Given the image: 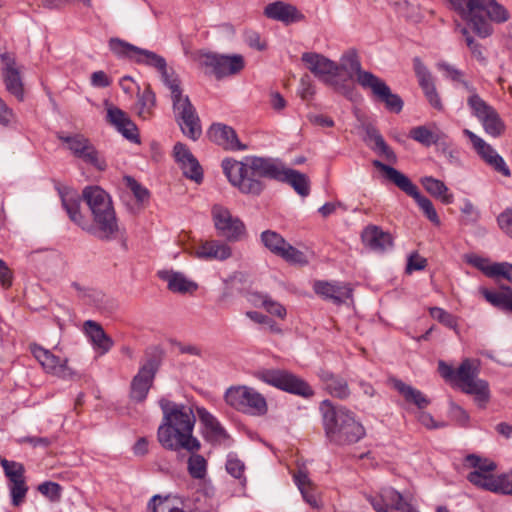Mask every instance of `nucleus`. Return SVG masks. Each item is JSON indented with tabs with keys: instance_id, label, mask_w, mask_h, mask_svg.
<instances>
[{
	"instance_id": "nucleus-1",
	"label": "nucleus",
	"mask_w": 512,
	"mask_h": 512,
	"mask_svg": "<svg viewBox=\"0 0 512 512\" xmlns=\"http://www.w3.org/2000/svg\"><path fill=\"white\" fill-rule=\"evenodd\" d=\"M158 403L163 413L157 430L161 446L170 451H199L201 443L193 436L196 417L192 408L166 398H161Z\"/></svg>"
},
{
	"instance_id": "nucleus-2",
	"label": "nucleus",
	"mask_w": 512,
	"mask_h": 512,
	"mask_svg": "<svg viewBox=\"0 0 512 512\" xmlns=\"http://www.w3.org/2000/svg\"><path fill=\"white\" fill-rule=\"evenodd\" d=\"M223 173L228 181L243 194L259 195L264 188L261 177L279 180L284 167L271 158L248 156L244 161L226 158L222 161Z\"/></svg>"
},
{
	"instance_id": "nucleus-3",
	"label": "nucleus",
	"mask_w": 512,
	"mask_h": 512,
	"mask_svg": "<svg viewBox=\"0 0 512 512\" xmlns=\"http://www.w3.org/2000/svg\"><path fill=\"white\" fill-rule=\"evenodd\" d=\"M480 38L494 34V24L511 19L509 9L497 0H445Z\"/></svg>"
},
{
	"instance_id": "nucleus-4",
	"label": "nucleus",
	"mask_w": 512,
	"mask_h": 512,
	"mask_svg": "<svg viewBox=\"0 0 512 512\" xmlns=\"http://www.w3.org/2000/svg\"><path fill=\"white\" fill-rule=\"evenodd\" d=\"M325 434L330 442L337 445L353 444L365 436V429L354 412L330 400L320 404Z\"/></svg>"
},
{
	"instance_id": "nucleus-5",
	"label": "nucleus",
	"mask_w": 512,
	"mask_h": 512,
	"mask_svg": "<svg viewBox=\"0 0 512 512\" xmlns=\"http://www.w3.org/2000/svg\"><path fill=\"white\" fill-rule=\"evenodd\" d=\"M164 85L170 90L173 112L184 135L197 140L202 134L200 119L189 97L183 95L178 75L168 66L161 73Z\"/></svg>"
},
{
	"instance_id": "nucleus-6",
	"label": "nucleus",
	"mask_w": 512,
	"mask_h": 512,
	"mask_svg": "<svg viewBox=\"0 0 512 512\" xmlns=\"http://www.w3.org/2000/svg\"><path fill=\"white\" fill-rule=\"evenodd\" d=\"M82 197L93 216L94 234L100 238H112L118 231V223L110 196L99 186H88L84 188Z\"/></svg>"
},
{
	"instance_id": "nucleus-7",
	"label": "nucleus",
	"mask_w": 512,
	"mask_h": 512,
	"mask_svg": "<svg viewBox=\"0 0 512 512\" xmlns=\"http://www.w3.org/2000/svg\"><path fill=\"white\" fill-rule=\"evenodd\" d=\"M478 362L465 358L456 369L454 382L462 392L472 395L480 408H485L490 400L489 384L486 380L478 378Z\"/></svg>"
},
{
	"instance_id": "nucleus-8",
	"label": "nucleus",
	"mask_w": 512,
	"mask_h": 512,
	"mask_svg": "<svg viewBox=\"0 0 512 512\" xmlns=\"http://www.w3.org/2000/svg\"><path fill=\"white\" fill-rule=\"evenodd\" d=\"M373 166L382 171L387 179L393 182L399 189L412 197L432 223L440 224V219L433 203L427 197L420 194L417 186L405 174L379 160H374Z\"/></svg>"
},
{
	"instance_id": "nucleus-9",
	"label": "nucleus",
	"mask_w": 512,
	"mask_h": 512,
	"mask_svg": "<svg viewBox=\"0 0 512 512\" xmlns=\"http://www.w3.org/2000/svg\"><path fill=\"white\" fill-rule=\"evenodd\" d=\"M225 401L236 410L253 416L265 415L268 410L264 396L248 386L229 388L225 393Z\"/></svg>"
},
{
	"instance_id": "nucleus-10",
	"label": "nucleus",
	"mask_w": 512,
	"mask_h": 512,
	"mask_svg": "<svg viewBox=\"0 0 512 512\" xmlns=\"http://www.w3.org/2000/svg\"><path fill=\"white\" fill-rule=\"evenodd\" d=\"M301 60L306 64L309 71L326 85L333 87L344 95L351 92L344 84L336 80L339 74V66L336 62L316 52L303 53Z\"/></svg>"
},
{
	"instance_id": "nucleus-11",
	"label": "nucleus",
	"mask_w": 512,
	"mask_h": 512,
	"mask_svg": "<svg viewBox=\"0 0 512 512\" xmlns=\"http://www.w3.org/2000/svg\"><path fill=\"white\" fill-rule=\"evenodd\" d=\"M256 377L266 384L292 394L303 397H311L314 394L308 383L287 370L264 369L258 371Z\"/></svg>"
},
{
	"instance_id": "nucleus-12",
	"label": "nucleus",
	"mask_w": 512,
	"mask_h": 512,
	"mask_svg": "<svg viewBox=\"0 0 512 512\" xmlns=\"http://www.w3.org/2000/svg\"><path fill=\"white\" fill-rule=\"evenodd\" d=\"M110 50L119 57H128L138 64L147 65L161 73L167 67V62L161 55L139 48L119 38L109 40Z\"/></svg>"
},
{
	"instance_id": "nucleus-13",
	"label": "nucleus",
	"mask_w": 512,
	"mask_h": 512,
	"mask_svg": "<svg viewBox=\"0 0 512 512\" xmlns=\"http://www.w3.org/2000/svg\"><path fill=\"white\" fill-rule=\"evenodd\" d=\"M197 60L201 66L210 68L218 79L235 75L245 67V60L240 54L222 55L200 52Z\"/></svg>"
},
{
	"instance_id": "nucleus-14",
	"label": "nucleus",
	"mask_w": 512,
	"mask_h": 512,
	"mask_svg": "<svg viewBox=\"0 0 512 512\" xmlns=\"http://www.w3.org/2000/svg\"><path fill=\"white\" fill-rule=\"evenodd\" d=\"M212 219L218 234L228 241L236 242L242 240L246 235V228L240 218L233 216L231 212L222 205L212 207Z\"/></svg>"
},
{
	"instance_id": "nucleus-15",
	"label": "nucleus",
	"mask_w": 512,
	"mask_h": 512,
	"mask_svg": "<svg viewBox=\"0 0 512 512\" xmlns=\"http://www.w3.org/2000/svg\"><path fill=\"white\" fill-rule=\"evenodd\" d=\"M58 138L66 144L67 149H69L75 157L80 158L99 171L106 169L107 164L105 159L83 135L74 134L65 136L61 134Z\"/></svg>"
},
{
	"instance_id": "nucleus-16",
	"label": "nucleus",
	"mask_w": 512,
	"mask_h": 512,
	"mask_svg": "<svg viewBox=\"0 0 512 512\" xmlns=\"http://www.w3.org/2000/svg\"><path fill=\"white\" fill-rule=\"evenodd\" d=\"M0 61L1 74L7 91L22 100L24 96L22 66L17 63L15 55L9 52L1 53Z\"/></svg>"
},
{
	"instance_id": "nucleus-17",
	"label": "nucleus",
	"mask_w": 512,
	"mask_h": 512,
	"mask_svg": "<svg viewBox=\"0 0 512 512\" xmlns=\"http://www.w3.org/2000/svg\"><path fill=\"white\" fill-rule=\"evenodd\" d=\"M30 351L47 373L63 379L73 376V371L67 366V359H61L37 344H32Z\"/></svg>"
},
{
	"instance_id": "nucleus-18",
	"label": "nucleus",
	"mask_w": 512,
	"mask_h": 512,
	"mask_svg": "<svg viewBox=\"0 0 512 512\" xmlns=\"http://www.w3.org/2000/svg\"><path fill=\"white\" fill-rule=\"evenodd\" d=\"M464 134L470 139L474 149L479 156L490 165L495 171L501 173L505 177L511 175L510 169L506 165L504 159L496 152V150L481 137L470 131L464 129Z\"/></svg>"
},
{
	"instance_id": "nucleus-19",
	"label": "nucleus",
	"mask_w": 512,
	"mask_h": 512,
	"mask_svg": "<svg viewBox=\"0 0 512 512\" xmlns=\"http://www.w3.org/2000/svg\"><path fill=\"white\" fill-rule=\"evenodd\" d=\"M155 373L156 365L152 360L148 361L139 369L131 382L130 396L134 401L142 402L146 399L153 384Z\"/></svg>"
},
{
	"instance_id": "nucleus-20",
	"label": "nucleus",
	"mask_w": 512,
	"mask_h": 512,
	"mask_svg": "<svg viewBox=\"0 0 512 512\" xmlns=\"http://www.w3.org/2000/svg\"><path fill=\"white\" fill-rule=\"evenodd\" d=\"M209 139L225 150H246L247 146L238 139L236 131L225 124L214 123L208 130Z\"/></svg>"
},
{
	"instance_id": "nucleus-21",
	"label": "nucleus",
	"mask_w": 512,
	"mask_h": 512,
	"mask_svg": "<svg viewBox=\"0 0 512 512\" xmlns=\"http://www.w3.org/2000/svg\"><path fill=\"white\" fill-rule=\"evenodd\" d=\"M175 161L180 165L183 174L197 183L203 179L202 168L186 145L176 143L173 149Z\"/></svg>"
},
{
	"instance_id": "nucleus-22",
	"label": "nucleus",
	"mask_w": 512,
	"mask_h": 512,
	"mask_svg": "<svg viewBox=\"0 0 512 512\" xmlns=\"http://www.w3.org/2000/svg\"><path fill=\"white\" fill-rule=\"evenodd\" d=\"M263 14L268 19L282 22L285 25L300 22L305 18L296 6L283 1H275L268 4L264 8Z\"/></svg>"
},
{
	"instance_id": "nucleus-23",
	"label": "nucleus",
	"mask_w": 512,
	"mask_h": 512,
	"mask_svg": "<svg viewBox=\"0 0 512 512\" xmlns=\"http://www.w3.org/2000/svg\"><path fill=\"white\" fill-rule=\"evenodd\" d=\"M467 479L476 487L494 493L512 495V471L508 474H501L493 478H480L478 474L469 473Z\"/></svg>"
},
{
	"instance_id": "nucleus-24",
	"label": "nucleus",
	"mask_w": 512,
	"mask_h": 512,
	"mask_svg": "<svg viewBox=\"0 0 512 512\" xmlns=\"http://www.w3.org/2000/svg\"><path fill=\"white\" fill-rule=\"evenodd\" d=\"M193 255L202 260L224 261L232 256V249L223 241L205 240L194 247Z\"/></svg>"
},
{
	"instance_id": "nucleus-25",
	"label": "nucleus",
	"mask_w": 512,
	"mask_h": 512,
	"mask_svg": "<svg viewBox=\"0 0 512 512\" xmlns=\"http://www.w3.org/2000/svg\"><path fill=\"white\" fill-rule=\"evenodd\" d=\"M362 242L371 251L383 253L393 246V238L376 225L367 226L361 234Z\"/></svg>"
},
{
	"instance_id": "nucleus-26",
	"label": "nucleus",
	"mask_w": 512,
	"mask_h": 512,
	"mask_svg": "<svg viewBox=\"0 0 512 512\" xmlns=\"http://www.w3.org/2000/svg\"><path fill=\"white\" fill-rule=\"evenodd\" d=\"M83 328L94 350L97 351L99 355L106 354L112 348L114 344L113 340L106 334L99 323L93 320H87L84 322Z\"/></svg>"
},
{
	"instance_id": "nucleus-27",
	"label": "nucleus",
	"mask_w": 512,
	"mask_h": 512,
	"mask_svg": "<svg viewBox=\"0 0 512 512\" xmlns=\"http://www.w3.org/2000/svg\"><path fill=\"white\" fill-rule=\"evenodd\" d=\"M313 288L316 294L336 304H340L352 296V289L348 285L339 283L316 281Z\"/></svg>"
},
{
	"instance_id": "nucleus-28",
	"label": "nucleus",
	"mask_w": 512,
	"mask_h": 512,
	"mask_svg": "<svg viewBox=\"0 0 512 512\" xmlns=\"http://www.w3.org/2000/svg\"><path fill=\"white\" fill-rule=\"evenodd\" d=\"M109 122L128 140L138 142V129L128 115L117 107L107 110Z\"/></svg>"
},
{
	"instance_id": "nucleus-29",
	"label": "nucleus",
	"mask_w": 512,
	"mask_h": 512,
	"mask_svg": "<svg viewBox=\"0 0 512 512\" xmlns=\"http://www.w3.org/2000/svg\"><path fill=\"white\" fill-rule=\"evenodd\" d=\"M80 198L74 193L62 195V205L70 220L81 227L84 231L95 233V227L80 212Z\"/></svg>"
},
{
	"instance_id": "nucleus-30",
	"label": "nucleus",
	"mask_w": 512,
	"mask_h": 512,
	"mask_svg": "<svg viewBox=\"0 0 512 512\" xmlns=\"http://www.w3.org/2000/svg\"><path fill=\"white\" fill-rule=\"evenodd\" d=\"M318 376L323 384L324 389L333 397L346 399L350 396V389L347 381L333 374L332 372L320 369Z\"/></svg>"
},
{
	"instance_id": "nucleus-31",
	"label": "nucleus",
	"mask_w": 512,
	"mask_h": 512,
	"mask_svg": "<svg viewBox=\"0 0 512 512\" xmlns=\"http://www.w3.org/2000/svg\"><path fill=\"white\" fill-rule=\"evenodd\" d=\"M388 382L407 402L416 405L419 409L426 408L429 405V399L420 390L395 377H390Z\"/></svg>"
},
{
	"instance_id": "nucleus-32",
	"label": "nucleus",
	"mask_w": 512,
	"mask_h": 512,
	"mask_svg": "<svg viewBox=\"0 0 512 512\" xmlns=\"http://www.w3.org/2000/svg\"><path fill=\"white\" fill-rule=\"evenodd\" d=\"M158 276L167 282L168 289L174 293H192L197 289V284L187 279L183 273L162 270L158 272Z\"/></svg>"
},
{
	"instance_id": "nucleus-33",
	"label": "nucleus",
	"mask_w": 512,
	"mask_h": 512,
	"mask_svg": "<svg viewBox=\"0 0 512 512\" xmlns=\"http://www.w3.org/2000/svg\"><path fill=\"white\" fill-rule=\"evenodd\" d=\"M200 422L204 425V436L210 442H219L227 438L226 431L218 420L205 408L197 409Z\"/></svg>"
},
{
	"instance_id": "nucleus-34",
	"label": "nucleus",
	"mask_w": 512,
	"mask_h": 512,
	"mask_svg": "<svg viewBox=\"0 0 512 512\" xmlns=\"http://www.w3.org/2000/svg\"><path fill=\"white\" fill-rule=\"evenodd\" d=\"M464 89L468 92L467 106L470 109L472 116L477 120L483 118L490 111L494 109L487 103L477 92L476 87L471 83H464Z\"/></svg>"
},
{
	"instance_id": "nucleus-35",
	"label": "nucleus",
	"mask_w": 512,
	"mask_h": 512,
	"mask_svg": "<svg viewBox=\"0 0 512 512\" xmlns=\"http://www.w3.org/2000/svg\"><path fill=\"white\" fill-rule=\"evenodd\" d=\"M380 498L383 504L388 508H393L400 512H418L409 502H407L403 495L393 489L392 487L382 488L380 491Z\"/></svg>"
},
{
	"instance_id": "nucleus-36",
	"label": "nucleus",
	"mask_w": 512,
	"mask_h": 512,
	"mask_svg": "<svg viewBox=\"0 0 512 512\" xmlns=\"http://www.w3.org/2000/svg\"><path fill=\"white\" fill-rule=\"evenodd\" d=\"M280 181L287 182L302 197L310 193V181L306 174L294 169L284 168Z\"/></svg>"
},
{
	"instance_id": "nucleus-37",
	"label": "nucleus",
	"mask_w": 512,
	"mask_h": 512,
	"mask_svg": "<svg viewBox=\"0 0 512 512\" xmlns=\"http://www.w3.org/2000/svg\"><path fill=\"white\" fill-rule=\"evenodd\" d=\"M481 294L491 305L512 312V289L509 287L502 288V291H490L487 288L480 289Z\"/></svg>"
},
{
	"instance_id": "nucleus-38",
	"label": "nucleus",
	"mask_w": 512,
	"mask_h": 512,
	"mask_svg": "<svg viewBox=\"0 0 512 512\" xmlns=\"http://www.w3.org/2000/svg\"><path fill=\"white\" fill-rule=\"evenodd\" d=\"M251 301L255 306L264 308L269 314L276 316L280 319L286 317V308L278 301L272 299L271 296L264 293H253Z\"/></svg>"
},
{
	"instance_id": "nucleus-39",
	"label": "nucleus",
	"mask_w": 512,
	"mask_h": 512,
	"mask_svg": "<svg viewBox=\"0 0 512 512\" xmlns=\"http://www.w3.org/2000/svg\"><path fill=\"white\" fill-rule=\"evenodd\" d=\"M421 184L430 195L441 199L444 204L453 202V195L448 193V187L443 181L426 176L421 179Z\"/></svg>"
},
{
	"instance_id": "nucleus-40",
	"label": "nucleus",
	"mask_w": 512,
	"mask_h": 512,
	"mask_svg": "<svg viewBox=\"0 0 512 512\" xmlns=\"http://www.w3.org/2000/svg\"><path fill=\"white\" fill-rule=\"evenodd\" d=\"M356 81L364 90H369L375 99L381 96L388 86L383 79L369 71L361 72Z\"/></svg>"
},
{
	"instance_id": "nucleus-41",
	"label": "nucleus",
	"mask_w": 512,
	"mask_h": 512,
	"mask_svg": "<svg viewBox=\"0 0 512 512\" xmlns=\"http://www.w3.org/2000/svg\"><path fill=\"white\" fill-rule=\"evenodd\" d=\"M367 140L373 143L372 149L381 156L385 157L390 162H396V155L393 150L387 145L379 131L373 127H368L366 130Z\"/></svg>"
},
{
	"instance_id": "nucleus-42",
	"label": "nucleus",
	"mask_w": 512,
	"mask_h": 512,
	"mask_svg": "<svg viewBox=\"0 0 512 512\" xmlns=\"http://www.w3.org/2000/svg\"><path fill=\"white\" fill-rule=\"evenodd\" d=\"M478 121L484 131L492 137H500L505 132V123L495 108Z\"/></svg>"
},
{
	"instance_id": "nucleus-43",
	"label": "nucleus",
	"mask_w": 512,
	"mask_h": 512,
	"mask_svg": "<svg viewBox=\"0 0 512 512\" xmlns=\"http://www.w3.org/2000/svg\"><path fill=\"white\" fill-rule=\"evenodd\" d=\"M338 66L339 71L342 70L346 72L351 79L354 77L357 79L361 72L366 71L361 68V63L355 50L345 52L341 56Z\"/></svg>"
},
{
	"instance_id": "nucleus-44",
	"label": "nucleus",
	"mask_w": 512,
	"mask_h": 512,
	"mask_svg": "<svg viewBox=\"0 0 512 512\" xmlns=\"http://www.w3.org/2000/svg\"><path fill=\"white\" fill-rule=\"evenodd\" d=\"M465 462L468 466L474 468L471 473L478 474L480 478H493L492 471L496 469V464L488 459H482L477 455L470 454L466 457Z\"/></svg>"
},
{
	"instance_id": "nucleus-45",
	"label": "nucleus",
	"mask_w": 512,
	"mask_h": 512,
	"mask_svg": "<svg viewBox=\"0 0 512 512\" xmlns=\"http://www.w3.org/2000/svg\"><path fill=\"white\" fill-rule=\"evenodd\" d=\"M156 97L152 90L148 87L138 97L136 103V112L142 119H148L152 115V111L155 107Z\"/></svg>"
},
{
	"instance_id": "nucleus-46",
	"label": "nucleus",
	"mask_w": 512,
	"mask_h": 512,
	"mask_svg": "<svg viewBox=\"0 0 512 512\" xmlns=\"http://www.w3.org/2000/svg\"><path fill=\"white\" fill-rule=\"evenodd\" d=\"M0 465L4 470V474L8 478L9 483H16L25 480V468L22 463L9 461L0 456Z\"/></svg>"
},
{
	"instance_id": "nucleus-47",
	"label": "nucleus",
	"mask_w": 512,
	"mask_h": 512,
	"mask_svg": "<svg viewBox=\"0 0 512 512\" xmlns=\"http://www.w3.org/2000/svg\"><path fill=\"white\" fill-rule=\"evenodd\" d=\"M148 510L150 512H184V510L175 504V501L166 496L161 497L155 495L148 503Z\"/></svg>"
},
{
	"instance_id": "nucleus-48",
	"label": "nucleus",
	"mask_w": 512,
	"mask_h": 512,
	"mask_svg": "<svg viewBox=\"0 0 512 512\" xmlns=\"http://www.w3.org/2000/svg\"><path fill=\"white\" fill-rule=\"evenodd\" d=\"M260 238L262 244L276 256L287 243L279 233L272 230L263 231Z\"/></svg>"
},
{
	"instance_id": "nucleus-49",
	"label": "nucleus",
	"mask_w": 512,
	"mask_h": 512,
	"mask_svg": "<svg viewBox=\"0 0 512 512\" xmlns=\"http://www.w3.org/2000/svg\"><path fill=\"white\" fill-rule=\"evenodd\" d=\"M191 456L188 459V472L194 479H203L207 472L206 459L196 452H190Z\"/></svg>"
},
{
	"instance_id": "nucleus-50",
	"label": "nucleus",
	"mask_w": 512,
	"mask_h": 512,
	"mask_svg": "<svg viewBox=\"0 0 512 512\" xmlns=\"http://www.w3.org/2000/svg\"><path fill=\"white\" fill-rule=\"evenodd\" d=\"M413 68L418 78L419 85L423 91H427L435 87L430 71L423 64L420 58L416 57L413 59Z\"/></svg>"
},
{
	"instance_id": "nucleus-51",
	"label": "nucleus",
	"mask_w": 512,
	"mask_h": 512,
	"mask_svg": "<svg viewBox=\"0 0 512 512\" xmlns=\"http://www.w3.org/2000/svg\"><path fill=\"white\" fill-rule=\"evenodd\" d=\"M376 100L383 103L390 112L400 113L403 109V100L398 94L393 93L389 86Z\"/></svg>"
},
{
	"instance_id": "nucleus-52",
	"label": "nucleus",
	"mask_w": 512,
	"mask_h": 512,
	"mask_svg": "<svg viewBox=\"0 0 512 512\" xmlns=\"http://www.w3.org/2000/svg\"><path fill=\"white\" fill-rule=\"evenodd\" d=\"M410 137L424 146H431L439 141L438 135L434 134L426 126H417L410 131Z\"/></svg>"
},
{
	"instance_id": "nucleus-53",
	"label": "nucleus",
	"mask_w": 512,
	"mask_h": 512,
	"mask_svg": "<svg viewBox=\"0 0 512 512\" xmlns=\"http://www.w3.org/2000/svg\"><path fill=\"white\" fill-rule=\"evenodd\" d=\"M278 257H281L286 262H289L291 264H299V265H306L308 263V260L305 256V254L293 247L290 243H286L284 248L281 249Z\"/></svg>"
},
{
	"instance_id": "nucleus-54",
	"label": "nucleus",
	"mask_w": 512,
	"mask_h": 512,
	"mask_svg": "<svg viewBox=\"0 0 512 512\" xmlns=\"http://www.w3.org/2000/svg\"><path fill=\"white\" fill-rule=\"evenodd\" d=\"M10 496H11V502L13 506H20L28 492V486L26 484V481H20L16 483H9L8 484Z\"/></svg>"
},
{
	"instance_id": "nucleus-55",
	"label": "nucleus",
	"mask_w": 512,
	"mask_h": 512,
	"mask_svg": "<svg viewBox=\"0 0 512 512\" xmlns=\"http://www.w3.org/2000/svg\"><path fill=\"white\" fill-rule=\"evenodd\" d=\"M430 315L433 319L442 323L448 328L456 330L457 328V319L452 314L448 313L444 309L440 307H433L430 309Z\"/></svg>"
},
{
	"instance_id": "nucleus-56",
	"label": "nucleus",
	"mask_w": 512,
	"mask_h": 512,
	"mask_svg": "<svg viewBox=\"0 0 512 512\" xmlns=\"http://www.w3.org/2000/svg\"><path fill=\"white\" fill-rule=\"evenodd\" d=\"M125 182L127 187L132 191L134 197L138 202L144 203L149 199L150 193L148 189L142 186L139 182H137L134 178L130 176H126Z\"/></svg>"
},
{
	"instance_id": "nucleus-57",
	"label": "nucleus",
	"mask_w": 512,
	"mask_h": 512,
	"mask_svg": "<svg viewBox=\"0 0 512 512\" xmlns=\"http://www.w3.org/2000/svg\"><path fill=\"white\" fill-rule=\"evenodd\" d=\"M244 463L236 457V455L229 454L226 462L227 472L234 478L241 479L244 474Z\"/></svg>"
},
{
	"instance_id": "nucleus-58",
	"label": "nucleus",
	"mask_w": 512,
	"mask_h": 512,
	"mask_svg": "<svg viewBox=\"0 0 512 512\" xmlns=\"http://www.w3.org/2000/svg\"><path fill=\"white\" fill-rule=\"evenodd\" d=\"M469 263L474 267L481 270L488 277H496V273H492L494 270H497L495 267L499 263L489 264V261L485 258L479 256H473L469 258Z\"/></svg>"
},
{
	"instance_id": "nucleus-59",
	"label": "nucleus",
	"mask_w": 512,
	"mask_h": 512,
	"mask_svg": "<svg viewBox=\"0 0 512 512\" xmlns=\"http://www.w3.org/2000/svg\"><path fill=\"white\" fill-rule=\"evenodd\" d=\"M38 491L42 495L48 497L51 501L59 500L60 495H61V493H60L61 492L60 485L55 483V482H50V481L41 483L38 486Z\"/></svg>"
},
{
	"instance_id": "nucleus-60",
	"label": "nucleus",
	"mask_w": 512,
	"mask_h": 512,
	"mask_svg": "<svg viewBox=\"0 0 512 512\" xmlns=\"http://www.w3.org/2000/svg\"><path fill=\"white\" fill-rule=\"evenodd\" d=\"M438 68L442 70L445 73V76L449 79H451L454 82L460 83L464 87V83H469L466 81L463 76V72L453 65H450L448 63H439Z\"/></svg>"
},
{
	"instance_id": "nucleus-61",
	"label": "nucleus",
	"mask_w": 512,
	"mask_h": 512,
	"mask_svg": "<svg viewBox=\"0 0 512 512\" xmlns=\"http://www.w3.org/2000/svg\"><path fill=\"white\" fill-rule=\"evenodd\" d=\"M468 48L471 52L472 57L476 59L480 65H488V58L485 55V50L482 44L477 42L475 39H468Z\"/></svg>"
},
{
	"instance_id": "nucleus-62",
	"label": "nucleus",
	"mask_w": 512,
	"mask_h": 512,
	"mask_svg": "<svg viewBox=\"0 0 512 512\" xmlns=\"http://www.w3.org/2000/svg\"><path fill=\"white\" fill-rule=\"evenodd\" d=\"M461 212L464 215V221L467 224L477 222L480 217L479 211L468 199L464 200L463 206L461 207Z\"/></svg>"
},
{
	"instance_id": "nucleus-63",
	"label": "nucleus",
	"mask_w": 512,
	"mask_h": 512,
	"mask_svg": "<svg viewBox=\"0 0 512 512\" xmlns=\"http://www.w3.org/2000/svg\"><path fill=\"white\" fill-rule=\"evenodd\" d=\"M500 229L512 238V209H506L498 216Z\"/></svg>"
},
{
	"instance_id": "nucleus-64",
	"label": "nucleus",
	"mask_w": 512,
	"mask_h": 512,
	"mask_svg": "<svg viewBox=\"0 0 512 512\" xmlns=\"http://www.w3.org/2000/svg\"><path fill=\"white\" fill-rule=\"evenodd\" d=\"M245 42L253 49L262 51L266 48L265 42L261 40L260 34L253 30H248L244 35Z\"/></svg>"
}]
</instances>
